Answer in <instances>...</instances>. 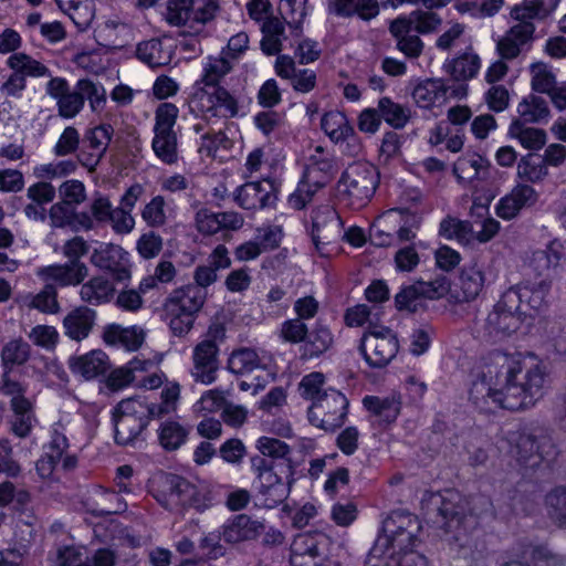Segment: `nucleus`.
<instances>
[{
    "mask_svg": "<svg viewBox=\"0 0 566 566\" xmlns=\"http://www.w3.org/2000/svg\"><path fill=\"white\" fill-rule=\"evenodd\" d=\"M548 373L535 355L496 353L470 388V400L483 412L527 409L543 397Z\"/></svg>",
    "mask_w": 566,
    "mask_h": 566,
    "instance_id": "f257e3e1",
    "label": "nucleus"
},
{
    "mask_svg": "<svg viewBox=\"0 0 566 566\" xmlns=\"http://www.w3.org/2000/svg\"><path fill=\"white\" fill-rule=\"evenodd\" d=\"M256 448L261 455L251 458V468L259 482L261 505L273 509L287 499L294 482L291 448L286 442L271 437L259 438Z\"/></svg>",
    "mask_w": 566,
    "mask_h": 566,
    "instance_id": "f03ea898",
    "label": "nucleus"
},
{
    "mask_svg": "<svg viewBox=\"0 0 566 566\" xmlns=\"http://www.w3.org/2000/svg\"><path fill=\"white\" fill-rule=\"evenodd\" d=\"M207 296V290L190 284L179 286L169 293L164 302V312L175 336L182 337L192 329Z\"/></svg>",
    "mask_w": 566,
    "mask_h": 566,
    "instance_id": "7ed1b4c3",
    "label": "nucleus"
},
{
    "mask_svg": "<svg viewBox=\"0 0 566 566\" xmlns=\"http://www.w3.org/2000/svg\"><path fill=\"white\" fill-rule=\"evenodd\" d=\"M164 407H156L146 399L122 400L113 412L114 439L118 446L132 444L147 427L151 418L163 416Z\"/></svg>",
    "mask_w": 566,
    "mask_h": 566,
    "instance_id": "20e7f679",
    "label": "nucleus"
},
{
    "mask_svg": "<svg viewBox=\"0 0 566 566\" xmlns=\"http://www.w3.org/2000/svg\"><path fill=\"white\" fill-rule=\"evenodd\" d=\"M88 250V243L76 235L62 245V253L67 262L40 268L36 274L42 281H54L61 287L81 285L88 275V268L81 258L86 255Z\"/></svg>",
    "mask_w": 566,
    "mask_h": 566,
    "instance_id": "39448f33",
    "label": "nucleus"
},
{
    "mask_svg": "<svg viewBox=\"0 0 566 566\" xmlns=\"http://www.w3.org/2000/svg\"><path fill=\"white\" fill-rule=\"evenodd\" d=\"M421 530L416 515L405 511L391 512L382 522L384 536L378 538L377 546H387L391 551L390 556L413 551Z\"/></svg>",
    "mask_w": 566,
    "mask_h": 566,
    "instance_id": "423d86ee",
    "label": "nucleus"
},
{
    "mask_svg": "<svg viewBox=\"0 0 566 566\" xmlns=\"http://www.w3.org/2000/svg\"><path fill=\"white\" fill-rule=\"evenodd\" d=\"M430 503L444 521L443 525L448 532L460 527L469 515L481 514L483 510H478V504L481 506L490 505L485 496L478 495L468 501L455 490H446L443 493L432 495Z\"/></svg>",
    "mask_w": 566,
    "mask_h": 566,
    "instance_id": "0eeeda50",
    "label": "nucleus"
},
{
    "mask_svg": "<svg viewBox=\"0 0 566 566\" xmlns=\"http://www.w3.org/2000/svg\"><path fill=\"white\" fill-rule=\"evenodd\" d=\"M223 337V328L210 327L206 338L195 345L191 355L190 376L195 382L211 385L218 378L220 348L218 336Z\"/></svg>",
    "mask_w": 566,
    "mask_h": 566,
    "instance_id": "6e6552de",
    "label": "nucleus"
},
{
    "mask_svg": "<svg viewBox=\"0 0 566 566\" xmlns=\"http://www.w3.org/2000/svg\"><path fill=\"white\" fill-rule=\"evenodd\" d=\"M178 113V107L172 103H163L155 112L151 147L155 155L167 165L178 161V139L174 130Z\"/></svg>",
    "mask_w": 566,
    "mask_h": 566,
    "instance_id": "1a4fd4ad",
    "label": "nucleus"
},
{
    "mask_svg": "<svg viewBox=\"0 0 566 566\" xmlns=\"http://www.w3.org/2000/svg\"><path fill=\"white\" fill-rule=\"evenodd\" d=\"M359 348L370 367L382 368L396 357L399 343L390 328L373 325L363 335Z\"/></svg>",
    "mask_w": 566,
    "mask_h": 566,
    "instance_id": "9d476101",
    "label": "nucleus"
},
{
    "mask_svg": "<svg viewBox=\"0 0 566 566\" xmlns=\"http://www.w3.org/2000/svg\"><path fill=\"white\" fill-rule=\"evenodd\" d=\"M195 103L202 118L210 125L228 120L239 114V101L226 87L199 88Z\"/></svg>",
    "mask_w": 566,
    "mask_h": 566,
    "instance_id": "9b49d317",
    "label": "nucleus"
},
{
    "mask_svg": "<svg viewBox=\"0 0 566 566\" xmlns=\"http://www.w3.org/2000/svg\"><path fill=\"white\" fill-rule=\"evenodd\" d=\"M348 408V400L340 391L328 388L312 402L307 416L312 424L325 431H334L343 426Z\"/></svg>",
    "mask_w": 566,
    "mask_h": 566,
    "instance_id": "f8f14e48",
    "label": "nucleus"
},
{
    "mask_svg": "<svg viewBox=\"0 0 566 566\" xmlns=\"http://www.w3.org/2000/svg\"><path fill=\"white\" fill-rule=\"evenodd\" d=\"M515 295L502 294L484 321V332L493 340L515 333L524 321L523 312L515 307Z\"/></svg>",
    "mask_w": 566,
    "mask_h": 566,
    "instance_id": "ddd939ff",
    "label": "nucleus"
},
{
    "mask_svg": "<svg viewBox=\"0 0 566 566\" xmlns=\"http://www.w3.org/2000/svg\"><path fill=\"white\" fill-rule=\"evenodd\" d=\"M339 182L352 199V205L361 207L375 193L378 185V175L374 166L368 163L358 161L347 167Z\"/></svg>",
    "mask_w": 566,
    "mask_h": 566,
    "instance_id": "4468645a",
    "label": "nucleus"
},
{
    "mask_svg": "<svg viewBox=\"0 0 566 566\" xmlns=\"http://www.w3.org/2000/svg\"><path fill=\"white\" fill-rule=\"evenodd\" d=\"M329 537L322 532L297 534L291 544L292 566H322L326 559Z\"/></svg>",
    "mask_w": 566,
    "mask_h": 566,
    "instance_id": "2eb2a0df",
    "label": "nucleus"
},
{
    "mask_svg": "<svg viewBox=\"0 0 566 566\" xmlns=\"http://www.w3.org/2000/svg\"><path fill=\"white\" fill-rule=\"evenodd\" d=\"M517 461L531 463L532 467L538 464L542 460L554 459L557 449L552 436L545 429H536L532 432H522L515 440L513 449Z\"/></svg>",
    "mask_w": 566,
    "mask_h": 566,
    "instance_id": "dca6fc26",
    "label": "nucleus"
},
{
    "mask_svg": "<svg viewBox=\"0 0 566 566\" xmlns=\"http://www.w3.org/2000/svg\"><path fill=\"white\" fill-rule=\"evenodd\" d=\"M153 496L169 511H181L193 495V484L176 474H161L151 485Z\"/></svg>",
    "mask_w": 566,
    "mask_h": 566,
    "instance_id": "f3484780",
    "label": "nucleus"
},
{
    "mask_svg": "<svg viewBox=\"0 0 566 566\" xmlns=\"http://www.w3.org/2000/svg\"><path fill=\"white\" fill-rule=\"evenodd\" d=\"M91 263L108 273L115 281L130 279L129 254L117 244H102L91 255Z\"/></svg>",
    "mask_w": 566,
    "mask_h": 566,
    "instance_id": "a211bd4d",
    "label": "nucleus"
},
{
    "mask_svg": "<svg viewBox=\"0 0 566 566\" xmlns=\"http://www.w3.org/2000/svg\"><path fill=\"white\" fill-rule=\"evenodd\" d=\"M549 291L551 282L547 280L524 281L506 290L505 294L515 295V307L523 312L524 317H526L532 316L531 311L539 312L546 306V297Z\"/></svg>",
    "mask_w": 566,
    "mask_h": 566,
    "instance_id": "6ab92c4d",
    "label": "nucleus"
},
{
    "mask_svg": "<svg viewBox=\"0 0 566 566\" xmlns=\"http://www.w3.org/2000/svg\"><path fill=\"white\" fill-rule=\"evenodd\" d=\"M235 202L245 210L272 207L276 201L274 186L269 180L251 181L235 190Z\"/></svg>",
    "mask_w": 566,
    "mask_h": 566,
    "instance_id": "aec40b11",
    "label": "nucleus"
},
{
    "mask_svg": "<svg viewBox=\"0 0 566 566\" xmlns=\"http://www.w3.org/2000/svg\"><path fill=\"white\" fill-rule=\"evenodd\" d=\"M535 32L534 23H516L497 41L496 50L503 60H513L527 46Z\"/></svg>",
    "mask_w": 566,
    "mask_h": 566,
    "instance_id": "412c9836",
    "label": "nucleus"
},
{
    "mask_svg": "<svg viewBox=\"0 0 566 566\" xmlns=\"http://www.w3.org/2000/svg\"><path fill=\"white\" fill-rule=\"evenodd\" d=\"M265 531L262 522L252 520L247 514L229 518L221 527V535L229 544L252 541Z\"/></svg>",
    "mask_w": 566,
    "mask_h": 566,
    "instance_id": "4be33fe9",
    "label": "nucleus"
},
{
    "mask_svg": "<svg viewBox=\"0 0 566 566\" xmlns=\"http://www.w3.org/2000/svg\"><path fill=\"white\" fill-rule=\"evenodd\" d=\"M537 201V193L528 185H517L510 193L501 198L496 205V214L504 220H512L523 208Z\"/></svg>",
    "mask_w": 566,
    "mask_h": 566,
    "instance_id": "5701e85b",
    "label": "nucleus"
},
{
    "mask_svg": "<svg viewBox=\"0 0 566 566\" xmlns=\"http://www.w3.org/2000/svg\"><path fill=\"white\" fill-rule=\"evenodd\" d=\"M334 345V336L331 329L316 323L311 331L307 332L303 344L298 348V358L301 361H311L322 357Z\"/></svg>",
    "mask_w": 566,
    "mask_h": 566,
    "instance_id": "b1692460",
    "label": "nucleus"
},
{
    "mask_svg": "<svg viewBox=\"0 0 566 566\" xmlns=\"http://www.w3.org/2000/svg\"><path fill=\"white\" fill-rule=\"evenodd\" d=\"M96 321V312L81 305L70 311L63 318L64 335L72 340L82 342L90 336Z\"/></svg>",
    "mask_w": 566,
    "mask_h": 566,
    "instance_id": "393cba45",
    "label": "nucleus"
},
{
    "mask_svg": "<svg viewBox=\"0 0 566 566\" xmlns=\"http://www.w3.org/2000/svg\"><path fill=\"white\" fill-rule=\"evenodd\" d=\"M337 172V167L333 156L325 154L321 146L315 148V154L311 155L304 170L303 177L316 188L326 186Z\"/></svg>",
    "mask_w": 566,
    "mask_h": 566,
    "instance_id": "a878e982",
    "label": "nucleus"
},
{
    "mask_svg": "<svg viewBox=\"0 0 566 566\" xmlns=\"http://www.w3.org/2000/svg\"><path fill=\"white\" fill-rule=\"evenodd\" d=\"M389 31L396 40V48L408 59H418L424 44L418 34L413 33L411 24L405 19H396L390 23Z\"/></svg>",
    "mask_w": 566,
    "mask_h": 566,
    "instance_id": "bb28decb",
    "label": "nucleus"
},
{
    "mask_svg": "<svg viewBox=\"0 0 566 566\" xmlns=\"http://www.w3.org/2000/svg\"><path fill=\"white\" fill-rule=\"evenodd\" d=\"M69 366L73 374L90 380L105 374L109 368V360L103 350L95 349L70 358Z\"/></svg>",
    "mask_w": 566,
    "mask_h": 566,
    "instance_id": "cd10ccee",
    "label": "nucleus"
},
{
    "mask_svg": "<svg viewBox=\"0 0 566 566\" xmlns=\"http://www.w3.org/2000/svg\"><path fill=\"white\" fill-rule=\"evenodd\" d=\"M363 403L373 413L374 423H377L378 427H386L396 421L401 408V401L396 396L385 398L366 396Z\"/></svg>",
    "mask_w": 566,
    "mask_h": 566,
    "instance_id": "c85d7f7f",
    "label": "nucleus"
},
{
    "mask_svg": "<svg viewBox=\"0 0 566 566\" xmlns=\"http://www.w3.org/2000/svg\"><path fill=\"white\" fill-rule=\"evenodd\" d=\"M10 407L12 410L11 431L19 438H27L36 423L33 402L20 398L10 401Z\"/></svg>",
    "mask_w": 566,
    "mask_h": 566,
    "instance_id": "c756f323",
    "label": "nucleus"
},
{
    "mask_svg": "<svg viewBox=\"0 0 566 566\" xmlns=\"http://www.w3.org/2000/svg\"><path fill=\"white\" fill-rule=\"evenodd\" d=\"M266 365L265 356H260L252 348L242 347L230 354L227 368L234 375H245L256 369H265Z\"/></svg>",
    "mask_w": 566,
    "mask_h": 566,
    "instance_id": "7c9ffc66",
    "label": "nucleus"
},
{
    "mask_svg": "<svg viewBox=\"0 0 566 566\" xmlns=\"http://www.w3.org/2000/svg\"><path fill=\"white\" fill-rule=\"evenodd\" d=\"M447 92L441 80L430 78L418 83L411 92V97L418 107L429 109L436 104L444 102Z\"/></svg>",
    "mask_w": 566,
    "mask_h": 566,
    "instance_id": "2f4dec72",
    "label": "nucleus"
},
{
    "mask_svg": "<svg viewBox=\"0 0 566 566\" xmlns=\"http://www.w3.org/2000/svg\"><path fill=\"white\" fill-rule=\"evenodd\" d=\"M321 127L334 143H343L355 137L354 127L346 115L339 111H331L323 115Z\"/></svg>",
    "mask_w": 566,
    "mask_h": 566,
    "instance_id": "473e14b6",
    "label": "nucleus"
},
{
    "mask_svg": "<svg viewBox=\"0 0 566 566\" xmlns=\"http://www.w3.org/2000/svg\"><path fill=\"white\" fill-rule=\"evenodd\" d=\"M233 65L234 62L222 53L219 56H208L199 83L206 88L222 87L220 82L232 71Z\"/></svg>",
    "mask_w": 566,
    "mask_h": 566,
    "instance_id": "72a5a7b5",
    "label": "nucleus"
},
{
    "mask_svg": "<svg viewBox=\"0 0 566 566\" xmlns=\"http://www.w3.org/2000/svg\"><path fill=\"white\" fill-rule=\"evenodd\" d=\"M145 338L143 329L133 326L123 328L118 325H109L105 328L103 339L108 345H120L127 350H137Z\"/></svg>",
    "mask_w": 566,
    "mask_h": 566,
    "instance_id": "f704fd0d",
    "label": "nucleus"
},
{
    "mask_svg": "<svg viewBox=\"0 0 566 566\" xmlns=\"http://www.w3.org/2000/svg\"><path fill=\"white\" fill-rule=\"evenodd\" d=\"M81 284V300L95 306L109 302L115 292L113 284L103 276H94Z\"/></svg>",
    "mask_w": 566,
    "mask_h": 566,
    "instance_id": "c9c22d12",
    "label": "nucleus"
},
{
    "mask_svg": "<svg viewBox=\"0 0 566 566\" xmlns=\"http://www.w3.org/2000/svg\"><path fill=\"white\" fill-rule=\"evenodd\" d=\"M489 282L481 265L474 263L464 266L459 277V286L464 301L475 300Z\"/></svg>",
    "mask_w": 566,
    "mask_h": 566,
    "instance_id": "e433bc0d",
    "label": "nucleus"
},
{
    "mask_svg": "<svg viewBox=\"0 0 566 566\" xmlns=\"http://www.w3.org/2000/svg\"><path fill=\"white\" fill-rule=\"evenodd\" d=\"M137 57L150 67L168 65L172 60L170 48L164 46L159 39L140 42L136 50Z\"/></svg>",
    "mask_w": 566,
    "mask_h": 566,
    "instance_id": "4c0bfd02",
    "label": "nucleus"
},
{
    "mask_svg": "<svg viewBox=\"0 0 566 566\" xmlns=\"http://www.w3.org/2000/svg\"><path fill=\"white\" fill-rule=\"evenodd\" d=\"M263 38L261 50L266 55L279 54L282 50V42L286 39L284 23L277 18H269L262 24Z\"/></svg>",
    "mask_w": 566,
    "mask_h": 566,
    "instance_id": "58836bf2",
    "label": "nucleus"
},
{
    "mask_svg": "<svg viewBox=\"0 0 566 566\" xmlns=\"http://www.w3.org/2000/svg\"><path fill=\"white\" fill-rule=\"evenodd\" d=\"M377 107L381 119L395 129H402L411 117L408 106L396 103L388 96L381 97Z\"/></svg>",
    "mask_w": 566,
    "mask_h": 566,
    "instance_id": "ea45409f",
    "label": "nucleus"
},
{
    "mask_svg": "<svg viewBox=\"0 0 566 566\" xmlns=\"http://www.w3.org/2000/svg\"><path fill=\"white\" fill-rule=\"evenodd\" d=\"M447 67L455 80L465 81L476 76L481 67V60L478 54H475L472 50H469L463 54L452 59L447 64Z\"/></svg>",
    "mask_w": 566,
    "mask_h": 566,
    "instance_id": "a19ab883",
    "label": "nucleus"
},
{
    "mask_svg": "<svg viewBox=\"0 0 566 566\" xmlns=\"http://www.w3.org/2000/svg\"><path fill=\"white\" fill-rule=\"evenodd\" d=\"M509 134L518 139L523 147L532 150L542 148L546 142V134L543 129L526 127L521 119L512 122Z\"/></svg>",
    "mask_w": 566,
    "mask_h": 566,
    "instance_id": "79ce46f5",
    "label": "nucleus"
},
{
    "mask_svg": "<svg viewBox=\"0 0 566 566\" xmlns=\"http://www.w3.org/2000/svg\"><path fill=\"white\" fill-rule=\"evenodd\" d=\"M59 6L81 30H85L94 18L91 0H59Z\"/></svg>",
    "mask_w": 566,
    "mask_h": 566,
    "instance_id": "37998d69",
    "label": "nucleus"
},
{
    "mask_svg": "<svg viewBox=\"0 0 566 566\" xmlns=\"http://www.w3.org/2000/svg\"><path fill=\"white\" fill-rule=\"evenodd\" d=\"M518 117L523 124L537 123L549 114L547 103L536 95H528L517 105Z\"/></svg>",
    "mask_w": 566,
    "mask_h": 566,
    "instance_id": "c03bdc74",
    "label": "nucleus"
},
{
    "mask_svg": "<svg viewBox=\"0 0 566 566\" xmlns=\"http://www.w3.org/2000/svg\"><path fill=\"white\" fill-rule=\"evenodd\" d=\"M8 66L23 76L45 77L51 76L50 70L41 62L25 53H14L7 61Z\"/></svg>",
    "mask_w": 566,
    "mask_h": 566,
    "instance_id": "a18cd8bd",
    "label": "nucleus"
},
{
    "mask_svg": "<svg viewBox=\"0 0 566 566\" xmlns=\"http://www.w3.org/2000/svg\"><path fill=\"white\" fill-rule=\"evenodd\" d=\"M76 169L77 161L72 159H62L34 166L33 176L38 178L39 181H48L72 175Z\"/></svg>",
    "mask_w": 566,
    "mask_h": 566,
    "instance_id": "49530a36",
    "label": "nucleus"
},
{
    "mask_svg": "<svg viewBox=\"0 0 566 566\" xmlns=\"http://www.w3.org/2000/svg\"><path fill=\"white\" fill-rule=\"evenodd\" d=\"M30 357V345L21 338L7 343L1 350L3 370H12L14 366L23 365Z\"/></svg>",
    "mask_w": 566,
    "mask_h": 566,
    "instance_id": "de8ad7c7",
    "label": "nucleus"
},
{
    "mask_svg": "<svg viewBox=\"0 0 566 566\" xmlns=\"http://www.w3.org/2000/svg\"><path fill=\"white\" fill-rule=\"evenodd\" d=\"M547 174L545 160L538 155L527 154L517 164V176L525 181H542Z\"/></svg>",
    "mask_w": 566,
    "mask_h": 566,
    "instance_id": "09e8293b",
    "label": "nucleus"
},
{
    "mask_svg": "<svg viewBox=\"0 0 566 566\" xmlns=\"http://www.w3.org/2000/svg\"><path fill=\"white\" fill-rule=\"evenodd\" d=\"M548 516L560 527L566 528V485L551 490L545 496Z\"/></svg>",
    "mask_w": 566,
    "mask_h": 566,
    "instance_id": "8fccbe9b",
    "label": "nucleus"
},
{
    "mask_svg": "<svg viewBox=\"0 0 566 566\" xmlns=\"http://www.w3.org/2000/svg\"><path fill=\"white\" fill-rule=\"evenodd\" d=\"M177 275V269L169 260L161 259L156 265L154 273L144 277L139 283V291L145 293L156 289L158 284L171 283Z\"/></svg>",
    "mask_w": 566,
    "mask_h": 566,
    "instance_id": "3c124183",
    "label": "nucleus"
},
{
    "mask_svg": "<svg viewBox=\"0 0 566 566\" xmlns=\"http://www.w3.org/2000/svg\"><path fill=\"white\" fill-rule=\"evenodd\" d=\"M158 431L159 443L167 451L179 449L186 442L188 436V431L176 421L161 423Z\"/></svg>",
    "mask_w": 566,
    "mask_h": 566,
    "instance_id": "603ef678",
    "label": "nucleus"
},
{
    "mask_svg": "<svg viewBox=\"0 0 566 566\" xmlns=\"http://www.w3.org/2000/svg\"><path fill=\"white\" fill-rule=\"evenodd\" d=\"M44 282V287L33 296L30 306L45 314H57L61 311L56 290L59 285L54 281Z\"/></svg>",
    "mask_w": 566,
    "mask_h": 566,
    "instance_id": "864d4df0",
    "label": "nucleus"
},
{
    "mask_svg": "<svg viewBox=\"0 0 566 566\" xmlns=\"http://www.w3.org/2000/svg\"><path fill=\"white\" fill-rule=\"evenodd\" d=\"M398 19H405L410 22L411 29L416 33L429 34L436 32L442 23L441 17L427 9L415 10L408 17H399Z\"/></svg>",
    "mask_w": 566,
    "mask_h": 566,
    "instance_id": "5fc2aeb1",
    "label": "nucleus"
},
{
    "mask_svg": "<svg viewBox=\"0 0 566 566\" xmlns=\"http://www.w3.org/2000/svg\"><path fill=\"white\" fill-rule=\"evenodd\" d=\"M329 218V224L327 228L312 231L313 243L322 255L325 254V245L335 242L339 237H342L343 222L340 217L338 213H331Z\"/></svg>",
    "mask_w": 566,
    "mask_h": 566,
    "instance_id": "6e6d98bb",
    "label": "nucleus"
},
{
    "mask_svg": "<svg viewBox=\"0 0 566 566\" xmlns=\"http://www.w3.org/2000/svg\"><path fill=\"white\" fill-rule=\"evenodd\" d=\"M193 0H168L166 20L171 25H185L191 21Z\"/></svg>",
    "mask_w": 566,
    "mask_h": 566,
    "instance_id": "4d7b16f0",
    "label": "nucleus"
},
{
    "mask_svg": "<svg viewBox=\"0 0 566 566\" xmlns=\"http://www.w3.org/2000/svg\"><path fill=\"white\" fill-rule=\"evenodd\" d=\"M112 134L113 128L111 125H99L86 132L82 144L88 147V149L104 155L111 142Z\"/></svg>",
    "mask_w": 566,
    "mask_h": 566,
    "instance_id": "13d9d810",
    "label": "nucleus"
},
{
    "mask_svg": "<svg viewBox=\"0 0 566 566\" xmlns=\"http://www.w3.org/2000/svg\"><path fill=\"white\" fill-rule=\"evenodd\" d=\"M471 232L472 226L470 222L461 221L452 217L443 219L439 228L441 237L448 240L455 239L459 242L468 241Z\"/></svg>",
    "mask_w": 566,
    "mask_h": 566,
    "instance_id": "bf43d9fd",
    "label": "nucleus"
},
{
    "mask_svg": "<svg viewBox=\"0 0 566 566\" xmlns=\"http://www.w3.org/2000/svg\"><path fill=\"white\" fill-rule=\"evenodd\" d=\"M77 88L82 92L83 99H88L93 112H98L104 108L106 104V91L102 85L88 78H82L77 81Z\"/></svg>",
    "mask_w": 566,
    "mask_h": 566,
    "instance_id": "052dcab7",
    "label": "nucleus"
},
{
    "mask_svg": "<svg viewBox=\"0 0 566 566\" xmlns=\"http://www.w3.org/2000/svg\"><path fill=\"white\" fill-rule=\"evenodd\" d=\"M482 165L483 158L479 155L463 156L455 161L453 172L458 179L471 181L479 178Z\"/></svg>",
    "mask_w": 566,
    "mask_h": 566,
    "instance_id": "680f3d73",
    "label": "nucleus"
},
{
    "mask_svg": "<svg viewBox=\"0 0 566 566\" xmlns=\"http://www.w3.org/2000/svg\"><path fill=\"white\" fill-rule=\"evenodd\" d=\"M532 564H523L521 562H511L505 566H564L565 558L553 553L546 546H536L531 553Z\"/></svg>",
    "mask_w": 566,
    "mask_h": 566,
    "instance_id": "e2e57ef3",
    "label": "nucleus"
},
{
    "mask_svg": "<svg viewBox=\"0 0 566 566\" xmlns=\"http://www.w3.org/2000/svg\"><path fill=\"white\" fill-rule=\"evenodd\" d=\"M57 112L61 117L73 118L84 107V99L82 92L77 88V83L73 91H69L62 98H59Z\"/></svg>",
    "mask_w": 566,
    "mask_h": 566,
    "instance_id": "0e129e2a",
    "label": "nucleus"
},
{
    "mask_svg": "<svg viewBox=\"0 0 566 566\" xmlns=\"http://www.w3.org/2000/svg\"><path fill=\"white\" fill-rule=\"evenodd\" d=\"M510 14L517 23H533L532 21L535 19L544 20L547 18L535 0H523L511 9Z\"/></svg>",
    "mask_w": 566,
    "mask_h": 566,
    "instance_id": "69168bd1",
    "label": "nucleus"
},
{
    "mask_svg": "<svg viewBox=\"0 0 566 566\" xmlns=\"http://www.w3.org/2000/svg\"><path fill=\"white\" fill-rule=\"evenodd\" d=\"M98 497L102 506L93 510V513L97 516L118 514L127 507L123 497L114 491L103 490L98 493Z\"/></svg>",
    "mask_w": 566,
    "mask_h": 566,
    "instance_id": "338daca9",
    "label": "nucleus"
},
{
    "mask_svg": "<svg viewBox=\"0 0 566 566\" xmlns=\"http://www.w3.org/2000/svg\"><path fill=\"white\" fill-rule=\"evenodd\" d=\"M80 547L74 545L60 546L54 555L52 566H85Z\"/></svg>",
    "mask_w": 566,
    "mask_h": 566,
    "instance_id": "774afa93",
    "label": "nucleus"
}]
</instances>
